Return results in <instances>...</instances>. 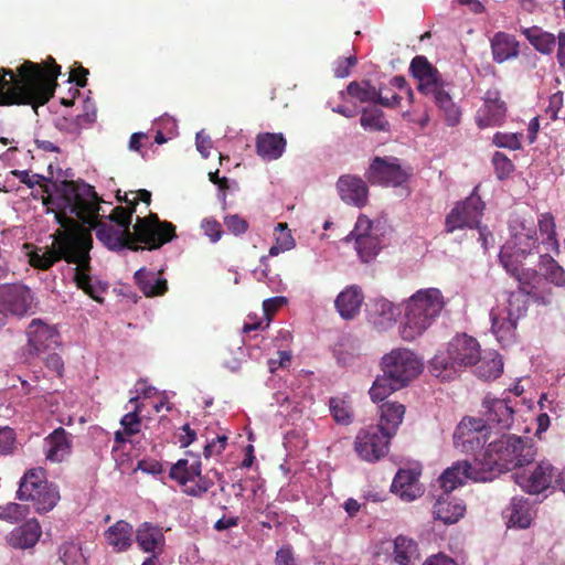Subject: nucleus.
I'll return each instance as SVG.
<instances>
[{"instance_id": "nucleus-1", "label": "nucleus", "mask_w": 565, "mask_h": 565, "mask_svg": "<svg viewBox=\"0 0 565 565\" xmlns=\"http://www.w3.org/2000/svg\"><path fill=\"white\" fill-rule=\"evenodd\" d=\"M102 202L95 188L83 180L54 183V192L43 196L42 203L47 213H54L60 227L52 234L50 248L29 253L30 265L41 270L60 260L85 266L93 247V236L85 226L99 217Z\"/></svg>"}, {"instance_id": "nucleus-2", "label": "nucleus", "mask_w": 565, "mask_h": 565, "mask_svg": "<svg viewBox=\"0 0 565 565\" xmlns=\"http://www.w3.org/2000/svg\"><path fill=\"white\" fill-rule=\"evenodd\" d=\"M61 66L52 56L44 63L24 61L14 73L0 68V105H45L54 95Z\"/></svg>"}, {"instance_id": "nucleus-3", "label": "nucleus", "mask_w": 565, "mask_h": 565, "mask_svg": "<svg viewBox=\"0 0 565 565\" xmlns=\"http://www.w3.org/2000/svg\"><path fill=\"white\" fill-rule=\"evenodd\" d=\"M535 448L527 437L503 435L491 441L482 458L477 457L475 480L491 481L503 472L531 463L535 458Z\"/></svg>"}, {"instance_id": "nucleus-4", "label": "nucleus", "mask_w": 565, "mask_h": 565, "mask_svg": "<svg viewBox=\"0 0 565 565\" xmlns=\"http://www.w3.org/2000/svg\"><path fill=\"white\" fill-rule=\"evenodd\" d=\"M444 306L439 289L426 288L416 291L406 302L404 322L399 327L402 339L413 341L422 335L439 316Z\"/></svg>"}, {"instance_id": "nucleus-5", "label": "nucleus", "mask_w": 565, "mask_h": 565, "mask_svg": "<svg viewBox=\"0 0 565 565\" xmlns=\"http://www.w3.org/2000/svg\"><path fill=\"white\" fill-rule=\"evenodd\" d=\"M481 350L479 342L463 333L456 335L449 343L445 353L436 354L430 362V371L436 376H443V372L457 370L461 366H471L480 360Z\"/></svg>"}, {"instance_id": "nucleus-6", "label": "nucleus", "mask_w": 565, "mask_h": 565, "mask_svg": "<svg viewBox=\"0 0 565 565\" xmlns=\"http://www.w3.org/2000/svg\"><path fill=\"white\" fill-rule=\"evenodd\" d=\"M539 226L542 246L545 249V253L540 255V269L543 279H545V286L552 284L556 287H564L565 269L550 255V252H554L556 255L559 254L554 216L551 213L541 214Z\"/></svg>"}, {"instance_id": "nucleus-7", "label": "nucleus", "mask_w": 565, "mask_h": 565, "mask_svg": "<svg viewBox=\"0 0 565 565\" xmlns=\"http://www.w3.org/2000/svg\"><path fill=\"white\" fill-rule=\"evenodd\" d=\"M17 494L22 501H31L39 513L51 511L60 500L57 487L46 481L42 469L29 470L21 479Z\"/></svg>"}, {"instance_id": "nucleus-8", "label": "nucleus", "mask_w": 565, "mask_h": 565, "mask_svg": "<svg viewBox=\"0 0 565 565\" xmlns=\"http://www.w3.org/2000/svg\"><path fill=\"white\" fill-rule=\"evenodd\" d=\"M520 260H510L508 256L500 262L507 273L519 282V291L526 294L537 305H550L552 301V288L545 286V279L540 271L525 268Z\"/></svg>"}, {"instance_id": "nucleus-9", "label": "nucleus", "mask_w": 565, "mask_h": 565, "mask_svg": "<svg viewBox=\"0 0 565 565\" xmlns=\"http://www.w3.org/2000/svg\"><path fill=\"white\" fill-rule=\"evenodd\" d=\"M382 370L395 385L406 386L423 370L422 361L408 349H395L382 358Z\"/></svg>"}, {"instance_id": "nucleus-10", "label": "nucleus", "mask_w": 565, "mask_h": 565, "mask_svg": "<svg viewBox=\"0 0 565 565\" xmlns=\"http://www.w3.org/2000/svg\"><path fill=\"white\" fill-rule=\"evenodd\" d=\"M137 242L146 245L145 248L158 249L177 237L175 225L168 221H160L156 213L148 216H137L134 226Z\"/></svg>"}, {"instance_id": "nucleus-11", "label": "nucleus", "mask_w": 565, "mask_h": 565, "mask_svg": "<svg viewBox=\"0 0 565 565\" xmlns=\"http://www.w3.org/2000/svg\"><path fill=\"white\" fill-rule=\"evenodd\" d=\"M412 175V169L402 167L395 157H375L365 172V178L373 185L402 186Z\"/></svg>"}, {"instance_id": "nucleus-12", "label": "nucleus", "mask_w": 565, "mask_h": 565, "mask_svg": "<svg viewBox=\"0 0 565 565\" xmlns=\"http://www.w3.org/2000/svg\"><path fill=\"white\" fill-rule=\"evenodd\" d=\"M480 185L475 186L472 193L462 202L452 207L445 220V231L454 233L465 227H478L483 215L484 203L478 194Z\"/></svg>"}, {"instance_id": "nucleus-13", "label": "nucleus", "mask_w": 565, "mask_h": 565, "mask_svg": "<svg viewBox=\"0 0 565 565\" xmlns=\"http://www.w3.org/2000/svg\"><path fill=\"white\" fill-rule=\"evenodd\" d=\"M381 427L371 425L358 433L354 449L361 459L375 462L388 452L392 437L390 433H384Z\"/></svg>"}, {"instance_id": "nucleus-14", "label": "nucleus", "mask_w": 565, "mask_h": 565, "mask_svg": "<svg viewBox=\"0 0 565 565\" xmlns=\"http://www.w3.org/2000/svg\"><path fill=\"white\" fill-rule=\"evenodd\" d=\"M490 426L480 418L465 417L454 433V445L467 454L482 449L489 438Z\"/></svg>"}, {"instance_id": "nucleus-15", "label": "nucleus", "mask_w": 565, "mask_h": 565, "mask_svg": "<svg viewBox=\"0 0 565 565\" xmlns=\"http://www.w3.org/2000/svg\"><path fill=\"white\" fill-rule=\"evenodd\" d=\"M34 295L24 284L0 285V311L14 317H24L32 311Z\"/></svg>"}, {"instance_id": "nucleus-16", "label": "nucleus", "mask_w": 565, "mask_h": 565, "mask_svg": "<svg viewBox=\"0 0 565 565\" xmlns=\"http://www.w3.org/2000/svg\"><path fill=\"white\" fill-rule=\"evenodd\" d=\"M98 218L99 217L94 218L92 224H87L85 227L89 228L90 234L92 230H95L97 239L108 249L114 252H119L125 248L134 252L145 249V247L136 244L137 239L135 233H131L130 230H124L118 226L115 227L111 224L100 222Z\"/></svg>"}, {"instance_id": "nucleus-17", "label": "nucleus", "mask_w": 565, "mask_h": 565, "mask_svg": "<svg viewBox=\"0 0 565 565\" xmlns=\"http://www.w3.org/2000/svg\"><path fill=\"white\" fill-rule=\"evenodd\" d=\"M26 353L40 356L61 345V334L54 326L41 319H33L26 328Z\"/></svg>"}, {"instance_id": "nucleus-18", "label": "nucleus", "mask_w": 565, "mask_h": 565, "mask_svg": "<svg viewBox=\"0 0 565 565\" xmlns=\"http://www.w3.org/2000/svg\"><path fill=\"white\" fill-rule=\"evenodd\" d=\"M483 104L476 114V124L480 129L501 126L507 117V103L501 98L499 88L491 87L484 92Z\"/></svg>"}, {"instance_id": "nucleus-19", "label": "nucleus", "mask_w": 565, "mask_h": 565, "mask_svg": "<svg viewBox=\"0 0 565 565\" xmlns=\"http://www.w3.org/2000/svg\"><path fill=\"white\" fill-rule=\"evenodd\" d=\"M555 468L548 461H541L529 475H515V482L526 492L537 494L555 484Z\"/></svg>"}, {"instance_id": "nucleus-20", "label": "nucleus", "mask_w": 565, "mask_h": 565, "mask_svg": "<svg viewBox=\"0 0 565 565\" xmlns=\"http://www.w3.org/2000/svg\"><path fill=\"white\" fill-rule=\"evenodd\" d=\"M540 241L537 234H522L511 236L510 239L502 246L499 259L503 262V257L508 256L510 260L525 259L527 256L540 253Z\"/></svg>"}, {"instance_id": "nucleus-21", "label": "nucleus", "mask_w": 565, "mask_h": 565, "mask_svg": "<svg viewBox=\"0 0 565 565\" xmlns=\"http://www.w3.org/2000/svg\"><path fill=\"white\" fill-rule=\"evenodd\" d=\"M337 190L341 200L356 207L366 204L369 198V186L366 182L353 174H343L337 181Z\"/></svg>"}, {"instance_id": "nucleus-22", "label": "nucleus", "mask_w": 565, "mask_h": 565, "mask_svg": "<svg viewBox=\"0 0 565 565\" xmlns=\"http://www.w3.org/2000/svg\"><path fill=\"white\" fill-rule=\"evenodd\" d=\"M409 71L418 79L417 89L422 94L431 92L434 87L443 82L440 73L428 62L426 56H415L411 62Z\"/></svg>"}, {"instance_id": "nucleus-23", "label": "nucleus", "mask_w": 565, "mask_h": 565, "mask_svg": "<svg viewBox=\"0 0 565 565\" xmlns=\"http://www.w3.org/2000/svg\"><path fill=\"white\" fill-rule=\"evenodd\" d=\"M419 472L412 469H399L393 479L391 490L402 500L411 502L423 494L418 481Z\"/></svg>"}, {"instance_id": "nucleus-24", "label": "nucleus", "mask_w": 565, "mask_h": 565, "mask_svg": "<svg viewBox=\"0 0 565 565\" xmlns=\"http://www.w3.org/2000/svg\"><path fill=\"white\" fill-rule=\"evenodd\" d=\"M492 60L497 64L518 58L520 55V42L513 34L499 31L490 39Z\"/></svg>"}, {"instance_id": "nucleus-25", "label": "nucleus", "mask_w": 565, "mask_h": 565, "mask_svg": "<svg viewBox=\"0 0 565 565\" xmlns=\"http://www.w3.org/2000/svg\"><path fill=\"white\" fill-rule=\"evenodd\" d=\"M477 468V457L473 463L458 461L452 467L446 469L439 478L440 487L445 490V494H449L457 487L462 486L466 480H475V470Z\"/></svg>"}, {"instance_id": "nucleus-26", "label": "nucleus", "mask_w": 565, "mask_h": 565, "mask_svg": "<svg viewBox=\"0 0 565 565\" xmlns=\"http://www.w3.org/2000/svg\"><path fill=\"white\" fill-rule=\"evenodd\" d=\"M186 455L192 458L191 461L188 458H181L171 466L169 471V477L184 488L202 472L200 456L191 451H186Z\"/></svg>"}, {"instance_id": "nucleus-27", "label": "nucleus", "mask_w": 565, "mask_h": 565, "mask_svg": "<svg viewBox=\"0 0 565 565\" xmlns=\"http://www.w3.org/2000/svg\"><path fill=\"white\" fill-rule=\"evenodd\" d=\"M483 407L487 409V420L499 430L509 429L513 423L514 411L504 399L486 397Z\"/></svg>"}, {"instance_id": "nucleus-28", "label": "nucleus", "mask_w": 565, "mask_h": 565, "mask_svg": "<svg viewBox=\"0 0 565 565\" xmlns=\"http://www.w3.org/2000/svg\"><path fill=\"white\" fill-rule=\"evenodd\" d=\"M363 300L362 289L356 285H351L338 295L334 305L340 316L349 320L360 312Z\"/></svg>"}, {"instance_id": "nucleus-29", "label": "nucleus", "mask_w": 565, "mask_h": 565, "mask_svg": "<svg viewBox=\"0 0 565 565\" xmlns=\"http://www.w3.org/2000/svg\"><path fill=\"white\" fill-rule=\"evenodd\" d=\"M465 512L466 505L450 497V494L439 497L433 511L435 519L445 524L457 523L465 515Z\"/></svg>"}, {"instance_id": "nucleus-30", "label": "nucleus", "mask_w": 565, "mask_h": 565, "mask_svg": "<svg viewBox=\"0 0 565 565\" xmlns=\"http://www.w3.org/2000/svg\"><path fill=\"white\" fill-rule=\"evenodd\" d=\"M286 146L282 134L263 132L256 137V152L264 160H277L282 156Z\"/></svg>"}, {"instance_id": "nucleus-31", "label": "nucleus", "mask_w": 565, "mask_h": 565, "mask_svg": "<svg viewBox=\"0 0 565 565\" xmlns=\"http://www.w3.org/2000/svg\"><path fill=\"white\" fill-rule=\"evenodd\" d=\"M490 317L492 322L491 329L497 340L503 348L512 344L515 339L518 321L500 309L492 310Z\"/></svg>"}, {"instance_id": "nucleus-32", "label": "nucleus", "mask_w": 565, "mask_h": 565, "mask_svg": "<svg viewBox=\"0 0 565 565\" xmlns=\"http://www.w3.org/2000/svg\"><path fill=\"white\" fill-rule=\"evenodd\" d=\"M42 534L40 523L35 519L28 520L9 534V543L15 548L33 547Z\"/></svg>"}, {"instance_id": "nucleus-33", "label": "nucleus", "mask_w": 565, "mask_h": 565, "mask_svg": "<svg viewBox=\"0 0 565 565\" xmlns=\"http://www.w3.org/2000/svg\"><path fill=\"white\" fill-rule=\"evenodd\" d=\"M134 530L127 521L119 520L108 527L105 533V540L115 552H125L132 545Z\"/></svg>"}, {"instance_id": "nucleus-34", "label": "nucleus", "mask_w": 565, "mask_h": 565, "mask_svg": "<svg viewBox=\"0 0 565 565\" xmlns=\"http://www.w3.org/2000/svg\"><path fill=\"white\" fill-rule=\"evenodd\" d=\"M46 459L53 462H61L71 451V439L68 433L58 427L45 438Z\"/></svg>"}, {"instance_id": "nucleus-35", "label": "nucleus", "mask_w": 565, "mask_h": 565, "mask_svg": "<svg viewBox=\"0 0 565 565\" xmlns=\"http://www.w3.org/2000/svg\"><path fill=\"white\" fill-rule=\"evenodd\" d=\"M425 96H429L433 98L435 104L439 107V109L444 113L445 120L449 126H455L460 120V109L454 103L451 96L444 88V81L434 87L431 92H427L424 94Z\"/></svg>"}, {"instance_id": "nucleus-36", "label": "nucleus", "mask_w": 565, "mask_h": 565, "mask_svg": "<svg viewBox=\"0 0 565 565\" xmlns=\"http://www.w3.org/2000/svg\"><path fill=\"white\" fill-rule=\"evenodd\" d=\"M405 415V406L397 402H385L380 406V420L376 426H382L384 433L393 437Z\"/></svg>"}, {"instance_id": "nucleus-37", "label": "nucleus", "mask_w": 565, "mask_h": 565, "mask_svg": "<svg viewBox=\"0 0 565 565\" xmlns=\"http://www.w3.org/2000/svg\"><path fill=\"white\" fill-rule=\"evenodd\" d=\"M135 281L146 297L162 296L168 290V281L154 271L140 268L134 275Z\"/></svg>"}, {"instance_id": "nucleus-38", "label": "nucleus", "mask_w": 565, "mask_h": 565, "mask_svg": "<svg viewBox=\"0 0 565 565\" xmlns=\"http://www.w3.org/2000/svg\"><path fill=\"white\" fill-rule=\"evenodd\" d=\"M136 541L141 551L154 554L157 548L163 546L164 535L160 527L143 522L136 531Z\"/></svg>"}, {"instance_id": "nucleus-39", "label": "nucleus", "mask_w": 565, "mask_h": 565, "mask_svg": "<svg viewBox=\"0 0 565 565\" xmlns=\"http://www.w3.org/2000/svg\"><path fill=\"white\" fill-rule=\"evenodd\" d=\"M419 558L417 543L404 535L394 540L393 559L398 565H415Z\"/></svg>"}, {"instance_id": "nucleus-40", "label": "nucleus", "mask_w": 565, "mask_h": 565, "mask_svg": "<svg viewBox=\"0 0 565 565\" xmlns=\"http://www.w3.org/2000/svg\"><path fill=\"white\" fill-rule=\"evenodd\" d=\"M522 34L531 43V45L542 54H551L556 44L554 34L544 31L540 26H531L522 30Z\"/></svg>"}, {"instance_id": "nucleus-41", "label": "nucleus", "mask_w": 565, "mask_h": 565, "mask_svg": "<svg viewBox=\"0 0 565 565\" xmlns=\"http://www.w3.org/2000/svg\"><path fill=\"white\" fill-rule=\"evenodd\" d=\"M505 516L509 519V524L520 529H526L531 525V513L527 502L513 498L510 505L504 511Z\"/></svg>"}, {"instance_id": "nucleus-42", "label": "nucleus", "mask_w": 565, "mask_h": 565, "mask_svg": "<svg viewBox=\"0 0 565 565\" xmlns=\"http://www.w3.org/2000/svg\"><path fill=\"white\" fill-rule=\"evenodd\" d=\"M478 363L476 374L486 381L495 380L503 371L502 358L497 353H489L484 358L480 356Z\"/></svg>"}, {"instance_id": "nucleus-43", "label": "nucleus", "mask_w": 565, "mask_h": 565, "mask_svg": "<svg viewBox=\"0 0 565 565\" xmlns=\"http://www.w3.org/2000/svg\"><path fill=\"white\" fill-rule=\"evenodd\" d=\"M395 317L394 305L387 299H375L370 309V318L374 324L383 326L392 322Z\"/></svg>"}, {"instance_id": "nucleus-44", "label": "nucleus", "mask_w": 565, "mask_h": 565, "mask_svg": "<svg viewBox=\"0 0 565 565\" xmlns=\"http://www.w3.org/2000/svg\"><path fill=\"white\" fill-rule=\"evenodd\" d=\"M360 124L364 129L372 131H385L388 129V122L384 119L383 111L376 107L364 108Z\"/></svg>"}, {"instance_id": "nucleus-45", "label": "nucleus", "mask_w": 565, "mask_h": 565, "mask_svg": "<svg viewBox=\"0 0 565 565\" xmlns=\"http://www.w3.org/2000/svg\"><path fill=\"white\" fill-rule=\"evenodd\" d=\"M355 241V249L362 259L367 263L375 257L381 249V241L376 234L362 236Z\"/></svg>"}, {"instance_id": "nucleus-46", "label": "nucleus", "mask_w": 565, "mask_h": 565, "mask_svg": "<svg viewBox=\"0 0 565 565\" xmlns=\"http://www.w3.org/2000/svg\"><path fill=\"white\" fill-rule=\"evenodd\" d=\"M399 388H402L401 385H395L391 377L387 374L383 373L382 376H379L374 381L369 393L373 402H382L388 395H391L393 392Z\"/></svg>"}, {"instance_id": "nucleus-47", "label": "nucleus", "mask_w": 565, "mask_h": 565, "mask_svg": "<svg viewBox=\"0 0 565 565\" xmlns=\"http://www.w3.org/2000/svg\"><path fill=\"white\" fill-rule=\"evenodd\" d=\"M329 407L333 419L341 425H349L352 423L353 412L350 404L339 397H331Z\"/></svg>"}, {"instance_id": "nucleus-48", "label": "nucleus", "mask_w": 565, "mask_h": 565, "mask_svg": "<svg viewBox=\"0 0 565 565\" xmlns=\"http://www.w3.org/2000/svg\"><path fill=\"white\" fill-rule=\"evenodd\" d=\"M347 92L351 97L356 98L361 103L372 102L376 104V97H379V90L367 82H351L347 87Z\"/></svg>"}, {"instance_id": "nucleus-49", "label": "nucleus", "mask_w": 565, "mask_h": 565, "mask_svg": "<svg viewBox=\"0 0 565 565\" xmlns=\"http://www.w3.org/2000/svg\"><path fill=\"white\" fill-rule=\"evenodd\" d=\"M138 396H134L129 399V403L135 404V408L132 412H129L126 415H124V417L120 420V424L124 428V433L128 436L136 435L140 430L141 420L139 414L141 412V406L138 403Z\"/></svg>"}, {"instance_id": "nucleus-50", "label": "nucleus", "mask_w": 565, "mask_h": 565, "mask_svg": "<svg viewBox=\"0 0 565 565\" xmlns=\"http://www.w3.org/2000/svg\"><path fill=\"white\" fill-rule=\"evenodd\" d=\"M526 296L527 295L522 291L511 292L508 299V306L501 310L511 318H514V320L519 321L527 310Z\"/></svg>"}, {"instance_id": "nucleus-51", "label": "nucleus", "mask_w": 565, "mask_h": 565, "mask_svg": "<svg viewBox=\"0 0 565 565\" xmlns=\"http://www.w3.org/2000/svg\"><path fill=\"white\" fill-rule=\"evenodd\" d=\"M137 200L131 201V206H116L113 209L108 218L116 223L118 227L130 230L132 214L136 212Z\"/></svg>"}, {"instance_id": "nucleus-52", "label": "nucleus", "mask_w": 565, "mask_h": 565, "mask_svg": "<svg viewBox=\"0 0 565 565\" xmlns=\"http://www.w3.org/2000/svg\"><path fill=\"white\" fill-rule=\"evenodd\" d=\"M492 164L499 180H504L514 171V164L503 152L495 151L492 156Z\"/></svg>"}, {"instance_id": "nucleus-53", "label": "nucleus", "mask_w": 565, "mask_h": 565, "mask_svg": "<svg viewBox=\"0 0 565 565\" xmlns=\"http://www.w3.org/2000/svg\"><path fill=\"white\" fill-rule=\"evenodd\" d=\"M29 508L15 502L0 505V519L9 522H18L26 516Z\"/></svg>"}, {"instance_id": "nucleus-54", "label": "nucleus", "mask_w": 565, "mask_h": 565, "mask_svg": "<svg viewBox=\"0 0 565 565\" xmlns=\"http://www.w3.org/2000/svg\"><path fill=\"white\" fill-rule=\"evenodd\" d=\"M61 561L64 565H83L85 563L82 548L74 543H66L61 548Z\"/></svg>"}, {"instance_id": "nucleus-55", "label": "nucleus", "mask_w": 565, "mask_h": 565, "mask_svg": "<svg viewBox=\"0 0 565 565\" xmlns=\"http://www.w3.org/2000/svg\"><path fill=\"white\" fill-rule=\"evenodd\" d=\"M537 227L540 228L539 223L536 224L532 217H516L510 223V233L511 236H516L520 233L524 235L537 234Z\"/></svg>"}, {"instance_id": "nucleus-56", "label": "nucleus", "mask_w": 565, "mask_h": 565, "mask_svg": "<svg viewBox=\"0 0 565 565\" xmlns=\"http://www.w3.org/2000/svg\"><path fill=\"white\" fill-rule=\"evenodd\" d=\"M194 481V484L188 486L183 489V492L186 495L201 498L214 486V481L207 476H203L202 472L200 473V476H196Z\"/></svg>"}, {"instance_id": "nucleus-57", "label": "nucleus", "mask_w": 565, "mask_h": 565, "mask_svg": "<svg viewBox=\"0 0 565 565\" xmlns=\"http://www.w3.org/2000/svg\"><path fill=\"white\" fill-rule=\"evenodd\" d=\"M492 142L499 148L518 150L521 148V141L516 134L495 132Z\"/></svg>"}, {"instance_id": "nucleus-58", "label": "nucleus", "mask_w": 565, "mask_h": 565, "mask_svg": "<svg viewBox=\"0 0 565 565\" xmlns=\"http://www.w3.org/2000/svg\"><path fill=\"white\" fill-rule=\"evenodd\" d=\"M201 228L211 242L216 243L223 235L222 225L214 217H206L201 222Z\"/></svg>"}, {"instance_id": "nucleus-59", "label": "nucleus", "mask_w": 565, "mask_h": 565, "mask_svg": "<svg viewBox=\"0 0 565 565\" xmlns=\"http://www.w3.org/2000/svg\"><path fill=\"white\" fill-rule=\"evenodd\" d=\"M373 223L366 215H360L355 223L354 230L347 236V241L351 238H360L362 236L372 235Z\"/></svg>"}, {"instance_id": "nucleus-60", "label": "nucleus", "mask_w": 565, "mask_h": 565, "mask_svg": "<svg viewBox=\"0 0 565 565\" xmlns=\"http://www.w3.org/2000/svg\"><path fill=\"white\" fill-rule=\"evenodd\" d=\"M224 224L234 235H242L248 230L247 221L237 214L225 216Z\"/></svg>"}, {"instance_id": "nucleus-61", "label": "nucleus", "mask_w": 565, "mask_h": 565, "mask_svg": "<svg viewBox=\"0 0 565 565\" xmlns=\"http://www.w3.org/2000/svg\"><path fill=\"white\" fill-rule=\"evenodd\" d=\"M15 433L12 428L0 427V454H10L14 448Z\"/></svg>"}, {"instance_id": "nucleus-62", "label": "nucleus", "mask_w": 565, "mask_h": 565, "mask_svg": "<svg viewBox=\"0 0 565 565\" xmlns=\"http://www.w3.org/2000/svg\"><path fill=\"white\" fill-rule=\"evenodd\" d=\"M227 444V437L225 435L217 436L215 439L209 441L203 449L205 458H210L215 455H221Z\"/></svg>"}, {"instance_id": "nucleus-63", "label": "nucleus", "mask_w": 565, "mask_h": 565, "mask_svg": "<svg viewBox=\"0 0 565 565\" xmlns=\"http://www.w3.org/2000/svg\"><path fill=\"white\" fill-rule=\"evenodd\" d=\"M358 63L354 55L349 57H340L335 62L333 72L335 77L343 78L350 75V70Z\"/></svg>"}, {"instance_id": "nucleus-64", "label": "nucleus", "mask_w": 565, "mask_h": 565, "mask_svg": "<svg viewBox=\"0 0 565 565\" xmlns=\"http://www.w3.org/2000/svg\"><path fill=\"white\" fill-rule=\"evenodd\" d=\"M276 565H298L290 546L281 547L276 554Z\"/></svg>"}]
</instances>
